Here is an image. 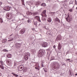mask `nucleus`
<instances>
[{"instance_id":"12","label":"nucleus","mask_w":77,"mask_h":77,"mask_svg":"<svg viewBox=\"0 0 77 77\" xmlns=\"http://www.w3.org/2000/svg\"><path fill=\"white\" fill-rule=\"evenodd\" d=\"M57 39L58 41H61V36L60 35H58L57 36Z\"/></svg>"},{"instance_id":"42","label":"nucleus","mask_w":77,"mask_h":77,"mask_svg":"<svg viewBox=\"0 0 77 77\" xmlns=\"http://www.w3.org/2000/svg\"><path fill=\"white\" fill-rule=\"evenodd\" d=\"M27 14H28V15H32V13L30 12H28L27 13Z\"/></svg>"},{"instance_id":"47","label":"nucleus","mask_w":77,"mask_h":77,"mask_svg":"<svg viewBox=\"0 0 77 77\" xmlns=\"http://www.w3.org/2000/svg\"><path fill=\"white\" fill-rule=\"evenodd\" d=\"M41 66L42 67H44V64H43V63H42Z\"/></svg>"},{"instance_id":"5","label":"nucleus","mask_w":77,"mask_h":77,"mask_svg":"<svg viewBox=\"0 0 77 77\" xmlns=\"http://www.w3.org/2000/svg\"><path fill=\"white\" fill-rule=\"evenodd\" d=\"M42 17H45V18H47V15L46 14V10H44L42 12Z\"/></svg>"},{"instance_id":"52","label":"nucleus","mask_w":77,"mask_h":77,"mask_svg":"<svg viewBox=\"0 0 77 77\" xmlns=\"http://www.w3.org/2000/svg\"><path fill=\"white\" fill-rule=\"evenodd\" d=\"M69 51H68L66 53V54H69Z\"/></svg>"},{"instance_id":"6","label":"nucleus","mask_w":77,"mask_h":77,"mask_svg":"<svg viewBox=\"0 0 77 77\" xmlns=\"http://www.w3.org/2000/svg\"><path fill=\"white\" fill-rule=\"evenodd\" d=\"M34 19L35 20H37L38 22H39L40 23H41V20H40V17L39 16H35L34 17Z\"/></svg>"},{"instance_id":"29","label":"nucleus","mask_w":77,"mask_h":77,"mask_svg":"<svg viewBox=\"0 0 77 77\" xmlns=\"http://www.w3.org/2000/svg\"><path fill=\"white\" fill-rule=\"evenodd\" d=\"M38 24V22L36 21L34 23V25H35V26L36 27L37 26V24Z\"/></svg>"},{"instance_id":"15","label":"nucleus","mask_w":77,"mask_h":77,"mask_svg":"<svg viewBox=\"0 0 77 77\" xmlns=\"http://www.w3.org/2000/svg\"><path fill=\"white\" fill-rule=\"evenodd\" d=\"M19 68L20 69H22L23 68H24V66L22 65H20L19 66Z\"/></svg>"},{"instance_id":"63","label":"nucleus","mask_w":77,"mask_h":77,"mask_svg":"<svg viewBox=\"0 0 77 77\" xmlns=\"http://www.w3.org/2000/svg\"><path fill=\"white\" fill-rule=\"evenodd\" d=\"M76 9H77V7L76 8Z\"/></svg>"},{"instance_id":"27","label":"nucleus","mask_w":77,"mask_h":77,"mask_svg":"<svg viewBox=\"0 0 77 77\" xmlns=\"http://www.w3.org/2000/svg\"><path fill=\"white\" fill-rule=\"evenodd\" d=\"M43 69L44 70L45 72H47V68H43Z\"/></svg>"},{"instance_id":"10","label":"nucleus","mask_w":77,"mask_h":77,"mask_svg":"<svg viewBox=\"0 0 77 77\" xmlns=\"http://www.w3.org/2000/svg\"><path fill=\"white\" fill-rule=\"evenodd\" d=\"M4 10L7 11H8L10 10V7L9 6L5 7L3 8Z\"/></svg>"},{"instance_id":"1","label":"nucleus","mask_w":77,"mask_h":77,"mask_svg":"<svg viewBox=\"0 0 77 77\" xmlns=\"http://www.w3.org/2000/svg\"><path fill=\"white\" fill-rule=\"evenodd\" d=\"M52 66L53 67L54 69H58L59 68H60V66L58 63H54L52 64Z\"/></svg>"},{"instance_id":"7","label":"nucleus","mask_w":77,"mask_h":77,"mask_svg":"<svg viewBox=\"0 0 77 77\" xmlns=\"http://www.w3.org/2000/svg\"><path fill=\"white\" fill-rule=\"evenodd\" d=\"M25 31H26V29H21L19 32V34H20V35H23L25 32Z\"/></svg>"},{"instance_id":"20","label":"nucleus","mask_w":77,"mask_h":77,"mask_svg":"<svg viewBox=\"0 0 77 77\" xmlns=\"http://www.w3.org/2000/svg\"><path fill=\"white\" fill-rule=\"evenodd\" d=\"M41 2H36L35 5H41Z\"/></svg>"},{"instance_id":"56","label":"nucleus","mask_w":77,"mask_h":77,"mask_svg":"<svg viewBox=\"0 0 77 77\" xmlns=\"http://www.w3.org/2000/svg\"><path fill=\"white\" fill-rule=\"evenodd\" d=\"M53 48H55V47H56V45H54V46H53Z\"/></svg>"},{"instance_id":"8","label":"nucleus","mask_w":77,"mask_h":77,"mask_svg":"<svg viewBox=\"0 0 77 77\" xmlns=\"http://www.w3.org/2000/svg\"><path fill=\"white\" fill-rule=\"evenodd\" d=\"M6 62L7 63H8L7 64V65L9 66H10V65H12V60H7L6 61Z\"/></svg>"},{"instance_id":"46","label":"nucleus","mask_w":77,"mask_h":77,"mask_svg":"<svg viewBox=\"0 0 77 77\" xmlns=\"http://www.w3.org/2000/svg\"><path fill=\"white\" fill-rule=\"evenodd\" d=\"M18 38V35H16L15 39H16V38Z\"/></svg>"},{"instance_id":"19","label":"nucleus","mask_w":77,"mask_h":77,"mask_svg":"<svg viewBox=\"0 0 77 77\" xmlns=\"http://www.w3.org/2000/svg\"><path fill=\"white\" fill-rule=\"evenodd\" d=\"M55 13V12H49V14L51 15V16H53L54 15V14Z\"/></svg>"},{"instance_id":"18","label":"nucleus","mask_w":77,"mask_h":77,"mask_svg":"<svg viewBox=\"0 0 77 77\" xmlns=\"http://www.w3.org/2000/svg\"><path fill=\"white\" fill-rule=\"evenodd\" d=\"M11 54H7V57L8 58H11Z\"/></svg>"},{"instance_id":"2","label":"nucleus","mask_w":77,"mask_h":77,"mask_svg":"<svg viewBox=\"0 0 77 77\" xmlns=\"http://www.w3.org/2000/svg\"><path fill=\"white\" fill-rule=\"evenodd\" d=\"M44 52H43V50H40L39 51V52L38 55L39 57H42V56L44 55Z\"/></svg>"},{"instance_id":"57","label":"nucleus","mask_w":77,"mask_h":77,"mask_svg":"<svg viewBox=\"0 0 77 77\" xmlns=\"http://www.w3.org/2000/svg\"><path fill=\"white\" fill-rule=\"evenodd\" d=\"M48 34H49V35H51V32H50V33H49Z\"/></svg>"},{"instance_id":"28","label":"nucleus","mask_w":77,"mask_h":77,"mask_svg":"<svg viewBox=\"0 0 77 77\" xmlns=\"http://www.w3.org/2000/svg\"><path fill=\"white\" fill-rule=\"evenodd\" d=\"M4 52H8V51L6 49H4L3 50Z\"/></svg>"},{"instance_id":"38","label":"nucleus","mask_w":77,"mask_h":77,"mask_svg":"<svg viewBox=\"0 0 77 77\" xmlns=\"http://www.w3.org/2000/svg\"><path fill=\"white\" fill-rule=\"evenodd\" d=\"M30 3V2L29 1H27L26 2V4H27V5H29V3Z\"/></svg>"},{"instance_id":"49","label":"nucleus","mask_w":77,"mask_h":77,"mask_svg":"<svg viewBox=\"0 0 77 77\" xmlns=\"http://www.w3.org/2000/svg\"><path fill=\"white\" fill-rule=\"evenodd\" d=\"M6 17H9V14H7L6 15Z\"/></svg>"},{"instance_id":"41","label":"nucleus","mask_w":77,"mask_h":77,"mask_svg":"<svg viewBox=\"0 0 77 77\" xmlns=\"http://www.w3.org/2000/svg\"><path fill=\"white\" fill-rule=\"evenodd\" d=\"M13 41V38H12V39H11L10 40H8V42H11V41Z\"/></svg>"},{"instance_id":"48","label":"nucleus","mask_w":77,"mask_h":77,"mask_svg":"<svg viewBox=\"0 0 77 77\" xmlns=\"http://www.w3.org/2000/svg\"><path fill=\"white\" fill-rule=\"evenodd\" d=\"M75 4L76 5H77V1L76 0H75Z\"/></svg>"},{"instance_id":"40","label":"nucleus","mask_w":77,"mask_h":77,"mask_svg":"<svg viewBox=\"0 0 77 77\" xmlns=\"http://www.w3.org/2000/svg\"><path fill=\"white\" fill-rule=\"evenodd\" d=\"M27 22L28 23H31V20L30 19H29L27 20Z\"/></svg>"},{"instance_id":"33","label":"nucleus","mask_w":77,"mask_h":77,"mask_svg":"<svg viewBox=\"0 0 77 77\" xmlns=\"http://www.w3.org/2000/svg\"><path fill=\"white\" fill-rule=\"evenodd\" d=\"M52 9L53 10H55L56 9V7H55V6H53L52 8Z\"/></svg>"},{"instance_id":"53","label":"nucleus","mask_w":77,"mask_h":77,"mask_svg":"<svg viewBox=\"0 0 77 77\" xmlns=\"http://www.w3.org/2000/svg\"><path fill=\"white\" fill-rule=\"evenodd\" d=\"M69 60H70V59H67V60H66V61H67L68 60H69Z\"/></svg>"},{"instance_id":"26","label":"nucleus","mask_w":77,"mask_h":77,"mask_svg":"<svg viewBox=\"0 0 77 77\" xmlns=\"http://www.w3.org/2000/svg\"><path fill=\"white\" fill-rule=\"evenodd\" d=\"M39 66H38L37 67H35V69H38L39 70Z\"/></svg>"},{"instance_id":"51","label":"nucleus","mask_w":77,"mask_h":77,"mask_svg":"<svg viewBox=\"0 0 77 77\" xmlns=\"http://www.w3.org/2000/svg\"><path fill=\"white\" fill-rule=\"evenodd\" d=\"M16 64H17L16 62H14V66H15L16 65Z\"/></svg>"},{"instance_id":"9","label":"nucleus","mask_w":77,"mask_h":77,"mask_svg":"<svg viewBox=\"0 0 77 77\" xmlns=\"http://www.w3.org/2000/svg\"><path fill=\"white\" fill-rule=\"evenodd\" d=\"M48 46V43L44 42L42 44V47H47Z\"/></svg>"},{"instance_id":"25","label":"nucleus","mask_w":77,"mask_h":77,"mask_svg":"<svg viewBox=\"0 0 77 77\" xmlns=\"http://www.w3.org/2000/svg\"><path fill=\"white\" fill-rule=\"evenodd\" d=\"M42 6H45L46 4L45 3H42L41 4Z\"/></svg>"},{"instance_id":"13","label":"nucleus","mask_w":77,"mask_h":77,"mask_svg":"<svg viewBox=\"0 0 77 77\" xmlns=\"http://www.w3.org/2000/svg\"><path fill=\"white\" fill-rule=\"evenodd\" d=\"M55 21L58 22V23H60V21L59 19V18H58L57 17L55 18Z\"/></svg>"},{"instance_id":"23","label":"nucleus","mask_w":77,"mask_h":77,"mask_svg":"<svg viewBox=\"0 0 77 77\" xmlns=\"http://www.w3.org/2000/svg\"><path fill=\"white\" fill-rule=\"evenodd\" d=\"M6 41H7V39H4L2 41V43H5Z\"/></svg>"},{"instance_id":"34","label":"nucleus","mask_w":77,"mask_h":77,"mask_svg":"<svg viewBox=\"0 0 77 77\" xmlns=\"http://www.w3.org/2000/svg\"><path fill=\"white\" fill-rule=\"evenodd\" d=\"M2 65L3 66V65H4V64H3V61H0Z\"/></svg>"},{"instance_id":"64","label":"nucleus","mask_w":77,"mask_h":77,"mask_svg":"<svg viewBox=\"0 0 77 77\" xmlns=\"http://www.w3.org/2000/svg\"><path fill=\"white\" fill-rule=\"evenodd\" d=\"M18 14V13H17L16 14Z\"/></svg>"},{"instance_id":"4","label":"nucleus","mask_w":77,"mask_h":77,"mask_svg":"<svg viewBox=\"0 0 77 77\" xmlns=\"http://www.w3.org/2000/svg\"><path fill=\"white\" fill-rule=\"evenodd\" d=\"M30 54L29 53H28L24 57V60H27L29 59V56L30 57Z\"/></svg>"},{"instance_id":"54","label":"nucleus","mask_w":77,"mask_h":77,"mask_svg":"<svg viewBox=\"0 0 77 77\" xmlns=\"http://www.w3.org/2000/svg\"><path fill=\"white\" fill-rule=\"evenodd\" d=\"M32 30L33 31H35V29L34 28H32Z\"/></svg>"},{"instance_id":"16","label":"nucleus","mask_w":77,"mask_h":77,"mask_svg":"<svg viewBox=\"0 0 77 77\" xmlns=\"http://www.w3.org/2000/svg\"><path fill=\"white\" fill-rule=\"evenodd\" d=\"M47 21L48 22H49V23H51L52 21V19H51V18L49 17L47 19Z\"/></svg>"},{"instance_id":"24","label":"nucleus","mask_w":77,"mask_h":77,"mask_svg":"<svg viewBox=\"0 0 77 77\" xmlns=\"http://www.w3.org/2000/svg\"><path fill=\"white\" fill-rule=\"evenodd\" d=\"M22 3L23 5L25 6V4H24V0H21Z\"/></svg>"},{"instance_id":"50","label":"nucleus","mask_w":77,"mask_h":77,"mask_svg":"<svg viewBox=\"0 0 77 77\" xmlns=\"http://www.w3.org/2000/svg\"><path fill=\"white\" fill-rule=\"evenodd\" d=\"M50 32V30H49V29H48L47 30V32Z\"/></svg>"},{"instance_id":"39","label":"nucleus","mask_w":77,"mask_h":77,"mask_svg":"<svg viewBox=\"0 0 77 77\" xmlns=\"http://www.w3.org/2000/svg\"><path fill=\"white\" fill-rule=\"evenodd\" d=\"M54 60V59H53V57H51V59L50 60V61H51V60Z\"/></svg>"},{"instance_id":"21","label":"nucleus","mask_w":77,"mask_h":77,"mask_svg":"<svg viewBox=\"0 0 77 77\" xmlns=\"http://www.w3.org/2000/svg\"><path fill=\"white\" fill-rule=\"evenodd\" d=\"M44 17V16H42V17H41V20H42V21H46V19H45V18H43V17Z\"/></svg>"},{"instance_id":"61","label":"nucleus","mask_w":77,"mask_h":77,"mask_svg":"<svg viewBox=\"0 0 77 77\" xmlns=\"http://www.w3.org/2000/svg\"><path fill=\"white\" fill-rule=\"evenodd\" d=\"M22 21H23V20H24V19H22Z\"/></svg>"},{"instance_id":"14","label":"nucleus","mask_w":77,"mask_h":77,"mask_svg":"<svg viewBox=\"0 0 77 77\" xmlns=\"http://www.w3.org/2000/svg\"><path fill=\"white\" fill-rule=\"evenodd\" d=\"M20 71H23V72H25L27 71V69H26L25 68H23V69L21 70L20 69Z\"/></svg>"},{"instance_id":"35","label":"nucleus","mask_w":77,"mask_h":77,"mask_svg":"<svg viewBox=\"0 0 77 77\" xmlns=\"http://www.w3.org/2000/svg\"><path fill=\"white\" fill-rule=\"evenodd\" d=\"M70 73V75H71V76H72V75H73V73L72 72H69Z\"/></svg>"},{"instance_id":"17","label":"nucleus","mask_w":77,"mask_h":77,"mask_svg":"<svg viewBox=\"0 0 77 77\" xmlns=\"http://www.w3.org/2000/svg\"><path fill=\"white\" fill-rule=\"evenodd\" d=\"M58 48L59 50H60L62 48V46L60 45V43H59L58 45Z\"/></svg>"},{"instance_id":"43","label":"nucleus","mask_w":77,"mask_h":77,"mask_svg":"<svg viewBox=\"0 0 77 77\" xmlns=\"http://www.w3.org/2000/svg\"><path fill=\"white\" fill-rule=\"evenodd\" d=\"M0 68H2V69H4V67L3 66H1Z\"/></svg>"},{"instance_id":"58","label":"nucleus","mask_w":77,"mask_h":77,"mask_svg":"<svg viewBox=\"0 0 77 77\" xmlns=\"http://www.w3.org/2000/svg\"><path fill=\"white\" fill-rule=\"evenodd\" d=\"M2 75V73L0 72V76H1Z\"/></svg>"},{"instance_id":"55","label":"nucleus","mask_w":77,"mask_h":77,"mask_svg":"<svg viewBox=\"0 0 77 77\" xmlns=\"http://www.w3.org/2000/svg\"><path fill=\"white\" fill-rule=\"evenodd\" d=\"M2 2H0V5H2Z\"/></svg>"},{"instance_id":"44","label":"nucleus","mask_w":77,"mask_h":77,"mask_svg":"<svg viewBox=\"0 0 77 77\" xmlns=\"http://www.w3.org/2000/svg\"><path fill=\"white\" fill-rule=\"evenodd\" d=\"M62 64L63 66V65H65V66H66V65L65 64V63H62Z\"/></svg>"},{"instance_id":"31","label":"nucleus","mask_w":77,"mask_h":77,"mask_svg":"<svg viewBox=\"0 0 77 77\" xmlns=\"http://www.w3.org/2000/svg\"><path fill=\"white\" fill-rule=\"evenodd\" d=\"M38 15V13L37 12L34 13H33L34 16H35V15Z\"/></svg>"},{"instance_id":"3","label":"nucleus","mask_w":77,"mask_h":77,"mask_svg":"<svg viewBox=\"0 0 77 77\" xmlns=\"http://www.w3.org/2000/svg\"><path fill=\"white\" fill-rule=\"evenodd\" d=\"M66 21H67L68 23H71L72 21V18L70 16H69L68 15L67 18H66Z\"/></svg>"},{"instance_id":"60","label":"nucleus","mask_w":77,"mask_h":77,"mask_svg":"<svg viewBox=\"0 0 77 77\" xmlns=\"http://www.w3.org/2000/svg\"><path fill=\"white\" fill-rule=\"evenodd\" d=\"M12 35H13V34H12L11 35H10V37L11 36H12Z\"/></svg>"},{"instance_id":"59","label":"nucleus","mask_w":77,"mask_h":77,"mask_svg":"<svg viewBox=\"0 0 77 77\" xmlns=\"http://www.w3.org/2000/svg\"><path fill=\"white\" fill-rule=\"evenodd\" d=\"M75 75L76 76H77V73H76Z\"/></svg>"},{"instance_id":"62","label":"nucleus","mask_w":77,"mask_h":77,"mask_svg":"<svg viewBox=\"0 0 77 77\" xmlns=\"http://www.w3.org/2000/svg\"><path fill=\"white\" fill-rule=\"evenodd\" d=\"M1 65H0V67H1Z\"/></svg>"},{"instance_id":"36","label":"nucleus","mask_w":77,"mask_h":77,"mask_svg":"<svg viewBox=\"0 0 77 77\" xmlns=\"http://www.w3.org/2000/svg\"><path fill=\"white\" fill-rule=\"evenodd\" d=\"M74 2V0L72 1H70V2H69L70 5H71V4H72V3Z\"/></svg>"},{"instance_id":"32","label":"nucleus","mask_w":77,"mask_h":77,"mask_svg":"<svg viewBox=\"0 0 77 77\" xmlns=\"http://www.w3.org/2000/svg\"><path fill=\"white\" fill-rule=\"evenodd\" d=\"M0 20L1 21L0 23H3V19L2 18H0Z\"/></svg>"},{"instance_id":"22","label":"nucleus","mask_w":77,"mask_h":77,"mask_svg":"<svg viewBox=\"0 0 77 77\" xmlns=\"http://www.w3.org/2000/svg\"><path fill=\"white\" fill-rule=\"evenodd\" d=\"M31 52H32L33 54H34V53H35V52H36V50H35V49H32L31 50Z\"/></svg>"},{"instance_id":"30","label":"nucleus","mask_w":77,"mask_h":77,"mask_svg":"<svg viewBox=\"0 0 77 77\" xmlns=\"http://www.w3.org/2000/svg\"><path fill=\"white\" fill-rule=\"evenodd\" d=\"M12 74L14 75V76H16V77H18V75L16 74L15 73H12Z\"/></svg>"},{"instance_id":"45","label":"nucleus","mask_w":77,"mask_h":77,"mask_svg":"<svg viewBox=\"0 0 77 77\" xmlns=\"http://www.w3.org/2000/svg\"><path fill=\"white\" fill-rule=\"evenodd\" d=\"M69 12H72V9H70L69 10Z\"/></svg>"},{"instance_id":"11","label":"nucleus","mask_w":77,"mask_h":77,"mask_svg":"<svg viewBox=\"0 0 77 77\" xmlns=\"http://www.w3.org/2000/svg\"><path fill=\"white\" fill-rule=\"evenodd\" d=\"M21 45V43H17L15 45V46L17 48H18V47H20Z\"/></svg>"},{"instance_id":"37","label":"nucleus","mask_w":77,"mask_h":77,"mask_svg":"<svg viewBox=\"0 0 77 77\" xmlns=\"http://www.w3.org/2000/svg\"><path fill=\"white\" fill-rule=\"evenodd\" d=\"M69 62H73V60H71V59H70Z\"/></svg>"}]
</instances>
